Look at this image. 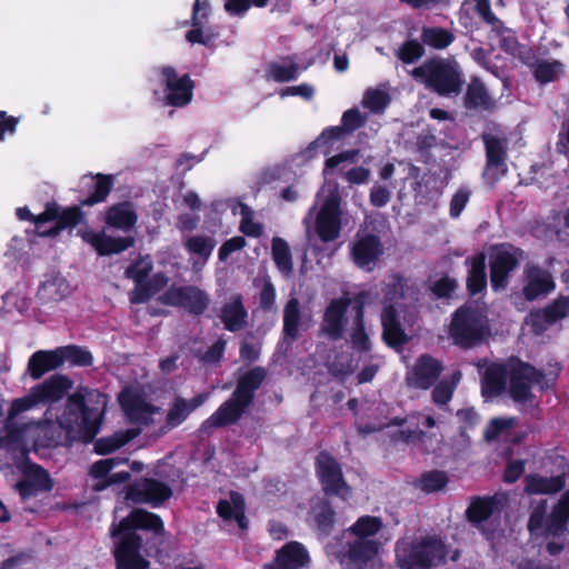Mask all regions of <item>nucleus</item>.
<instances>
[{
	"label": "nucleus",
	"mask_w": 569,
	"mask_h": 569,
	"mask_svg": "<svg viewBox=\"0 0 569 569\" xmlns=\"http://www.w3.org/2000/svg\"><path fill=\"white\" fill-rule=\"evenodd\" d=\"M70 388L71 381L68 378L53 376L42 385L33 387L27 396L16 399L8 412L4 435L0 437V452H11L16 461L23 460L27 452V441L36 440V433L42 428V423L31 421L19 425L16 418L40 402L59 400Z\"/></svg>",
	"instance_id": "obj_1"
},
{
	"label": "nucleus",
	"mask_w": 569,
	"mask_h": 569,
	"mask_svg": "<svg viewBox=\"0 0 569 569\" xmlns=\"http://www.w3.org/2000/svg\"><path fill=\"white\" fill-rule=\"evenodd\" d=\"M70 388L71 381L68 378L53 376L42 385L33 387L27 396L16 399L8 412L4 435L0 437V452H11L16 461L23 460L27 452V441L36 440V433L42 428V423L31 421L19 425L16 418L40 402L59 400Z\"/></svg>",
	"instance_id": "obj_2"
},
{
	"label": "nucleus",
	"mask_w": 569,
	"mask_h": 569,
	"mask_svg": "<svg viewBox=\"0 0 569 569\" xmlns=\"http://www.w3.org/2000/svg\"><path fill=\"white\" fill-rule=\"evenodd\" d=\"M136 529L163 533V522L159 516L144 509H134L119 525L113 526L111 535L116 546L114 557L118 569H147L149 562L140 555L141 537Z\"/></svg>",
	"instance_id": "obj_3"
},
{
	"label": "nucleus",
	"mask_w": 569,
	"mask_h": 569,
	"mask_svg": "<svg viewBox=\"0 0 569 569\" xmlns=\"http://www.w3.org/2000/svg\"><path fill=\"white\" fill-rule=\"evenodd\" d=\"M509 377V393L516 402L525 403L531 400V386L539 382L541 373L519 358H510L507 367L491 363L482 377V395L496 397L502 392Z\"/></svg>",
	"instance_id": "obj_4"
},
{
	"label": "nucleus",
	"mask_w": 569,
	"mask_h": 569,
	"mask_svg": "<svg viewBox=\"0 0 569 569\" xmlns=\"http://www.w3.org/2000/svg\"><path fill=\"white\" fill-rule=\"evenodd\" d=\"M106 407V396L97 390L76 393L69 397L58 422L68 433L83 432L86 439L91 440L100 429Z\"/></svg>",
	"instance_id": "obj_5"
},
{
	"label": "nucleus",
	"mask_w": 569,
	"mask_h": 569,
	"mask_svg": "<svg viewBox=\"0 0 569 569\" xmlns=\"http://www.w3.org/2000/svg\"><path fill=\"white\" fill-rule=\"evenodd\" d=\"M267 377L266 369L252 368L241 373L232 396L203 423L204 428H220L237 422L252 405L254 392Z\"/></svg>",
	"instance_id": "obj_6"
},
{
	"label": "nucleus",
	"mask_w": 569,
	"mask_h": 569,
	"mask_svg": "<svg viewBox=\"0 0 569 569\" xmlns=\"http://www.w3.org/2000/svg\"><path fill=\"white\" fill-rule=\"evenodd\" d=\"M411 76L421 81L429 90L440 97H457L461 93L465 78L456 61L430 58L411 71Z\"/></svg>",
	"instance_id": "obj_7"
},
{
	"label": "nucleus",
	"mask_w": 569,
	"mask_h": 569,
	"mask_svg": "<svg viewBox=\"0 0 569 569\" xmlns=\"http://www.w3.org/2000/svg\"><path fill=\"white\" fill-rule=\"evenodd\" d=\"M490 335L487 316L479 308L462 305L452 313L449 336L455 345L470 349L482 345Z\"/></svg>",
	"instance_id": "obj_8"
},
{
	"label": "nucleus",
	"mask_w": 569,
	"mask_h": 569,
	"mask_svg": "<svg viewBox=\"0 0 569 569\" xmlns=\"http://www.w3.org/2000/svg\"><path fill=\"white\" fill-rule=\"evenodd\" d=\"M360 296H365L363 307H367L371 302V295L366 290L356 292L353 296L346 291L340 297L329 301L323 311L320 323V332L325 337L331 341H339L343 338L348 321L347 312L350 309V316L353 320V308L356 306V300Z\"/></svg>",
	"instance_id": "obj_9"
},
{
	"label": "nucleus",
	"mask_w": 569,
	"mask_h": 569,
	"mask_svg": "<svg viewBox=\"0 0 569 569\" xmlns=\"http://www.w3.org/2000/svg\"><path fill=\"white\" fill-rule=\"evenodd\" d=\"M525 251L509 242L492 244L489 249L490 286L495 292L506 290L512 272L523 259Z\"/></svg>",
	"instance_id": "obj_10"
},
{
	"label": "nucleus",
	"mask_w": 569,
	"mask_h": 569,
	"mask_svg": "<svg viewBox=\"0 0 569 569\" xmlns=\"http://www.w3.org/2000/svg\"><path fill=\"white\" fill-rule=\"evenodd\" d=\"M443 557V545L436 539H423L397 549L398 561L407 569H428Z\"/></svg>",
	"instance_id": "obj_11"
},
{
	"label": "nucleus",
	"mask_w": 569,
	"mask_h": 569,
	"mask_svg": "<svg viewBox=\"0 0 569 569\" xmlns=\"http://www.w3.org/2000/svg\"><path fill=\"white\" fill-rule=\"evenodd\" d=\"M366 120L360 111L356 108L349 109L342 113L341 124L328 127L309 143L303 153L307 158H312L315 152L319 149L325 156L331 152V147L335 141L342 139L346 134L352 133L365 124Z\"/></svg>",
	"instance_id": "obj_12"
},
{
	"label": "nucleus",
	"mask_w": 569,
	"mask_h": 569,
	"mask_svg": "<svg viewBox=\"0 0 569 569\" xmlns=\"http://www.w3.org/2000/svg\"><path fill=\"white\" fill-rule=\"evenodd\" d=\"M82 207L79 203L62 208L56 201H48L44 210L38 214V221L46 223L54 221V224L48 230L40 231L39 234L54 238L64 230H71L81 223H86V212Z\"/></svg>",
	"instance_id": "obj_13"
},
{
	"label": "nucleus",
	"mask_w": 569,
	"mask_h": 569,
	"mask_svg": "<svg viewBox=\"0 0 569 569\" xmlns=\"http://www.w3.org/2000/svg\"><path fill=\"white\" fill-rule=\"evenodd\" d=\"M161 86L163 87L166 106L182 108L189 104L193 97L194 81L188 73L179 76L171 66L159 68Z\"/></svg>",
	"instance_id": "obj_14"
},
{
	"label": "nucleus",
	"mask_w": 569,
	"mask_h": 569,
	"mask_svg": "<svg viewBox=\"0 0 569 569\" xmlns=\"http://www.w3.org/2000/svg\"><path fill=\"white\" fill-rule=\"evenodd\" d=\"M316 469L322 490L326 495L338 496L346 500L351 495V488L346 482L341 466L328 452L322 451L316 458Z\"/></svg>",
	"instance_id": "obj_15"
},
{
	"label": "nucleus",
	"mask_w": 569,
	"mask_h": 569,
	"mask_svg": "<svg viewBox=\"0 0 569 569\" xmlns=\"http://www.w3.org/2000/svg\"><path fill=\"white\" fill-rule=\"evenodd\" d=\"M162 305L180 307L189 313L199 316L208 308L210 299L206 291L196 286H171L159 298Z\"/></svg>",
	"instance_id": "obj_16"
},
{
	"label": "nucleus",
	"mask_w": 569,
	"mask_h": 569,
	"mask_svg": "<svg viewBox=\"0 0 569 569\" xmlns=\"http://www.w3.org/2000/svg\"><path fill=\"white\" fill-rule=\"evenodd\" d=\"M568 317L569 296L560 295L543 308L531 310L526 322L536 336H541L553 325Z\"/></svg>",
	"instance_id": "obj_17"
},
{
	"label": "nucleus",
	"mask_w": 569,
	"mask_h": 569,
	"mask_svg": "<svg viewBox=\"0 0 569 569\" xmlns=\"http://www.w3.org/2000/svg\"><path fill=\"white\" fill-rule=\"evenodd\" d=\"M341 198L329 194L316 217V231L322 242L335 241L341 231Z\"/></svg>",
	"instance_id": "obj_18"
},
{
	"label": "nucleus",
	"mask_w": 569,
	"mask_h": 569,
	"mask_svg": "<svg viewBox=\"0 0 569 569\" xmlns=\"http://www.w3.org/2000/svg\"><path fill=\"white\" fill-rule=\"evenodd\" d=\"M172 496L171 488L153 478H140L127 487L126 499L157 507Z\"/></svg>",
	"instance_id": "obj_19"
},
{
	"label": "nucleus",
	"mask_w": 569,
	"mask_h": 569,
	"mask_svg": "<svg viewBox=\"0 0 569 569\" xmlns=\"http://www.w3.org/2000/svg\"><path fill=\"white\" fill-rule=\"evenodd\" d=\"M443 363L437 358H417L407 366L405 383L408 388L428 390L441 376Z\"/></svg>",
	"instance_id": "obj_20"
},
{
	"label": "nucleus",
	"mask_w": 569,
	"mask_h": 569,
	"mask_svg": "<svg viewBox=\"0 0 569 569\" xmlns=\"http://www.w3.org/2000/svg\"><path fill=\"white\" fill-rule=\"evenodd\" d=\"M482 141L486 150L483 174L495 183L508 171L506 163L508 158L507 141L490 133H483Z\"/></svg>",
	"instance_id": "obj_21"
},
{
	"label": "nucleus",
	"mask_w": 569,
	"mask_h": 569,
	"mask_svg": "<svg viewBox=\"0 0 569 569\" xmlns=\"http://www.w3.org/2000/svg\"><path fill=\"white\" fill-rule=\"evenodd\" d=\"M522 296L527 301L546 297L556 289L551 272L539 264L528 263L523 270Z\"/></svg>",
	"instance_id": "obj_22"
},
{
	"label": "nucleus",
	"mask_w": 569,
	"mask_h": 569,
	"mask_svg": "<svg viewBox=\"0 0 569 569\" xmlns=\"http://www.w3.org/2000/svg\"><path fill=\"white\" fill-rule=\"evenodd\" d=\"M382 253V242L379 236L373 233L357 234L350 246L351 259L361 269L371 270Z\"/></svg>",
	"instance_id": "obj_23"
},
{
	"label": "nucleus",
	"mask_w": 569,
	"mask_h": 569,
	"mask_svg": "<svg viewBox=\"0 0 569 569\" xmlns=\"http://www.w3.org/2000/svg\"><path fill=\"white\" fill-rule=\"evenodd\" d=\"M119 402L128 419L133 423L148 426L153 421L152 416L159 413V408L147 402L137 389L122 390L119 395Z\"/></svg>",
	"instance_id": "obj_24"
},
{
	"label": "nucleus",
	"mask_w": 569,
	"mask_h": 569,
	"mask_svg": "<svg viewBox=\"0 0 569 569\" xmlns=\"http://www.w3.org/2000/svg\"><path fill=\"white\" fill-rule=\"evenodd\" d=\"M78 234L101 257L121 253L134 244V238L131 236L111 237L92 230H79Z\"/></svg>",
	"instance_id": "obj_25"
},
{
	"label": "nucleus",
	"mask_w": 569,
	"mask_h": 569,
	"mask_svg": "<svg viewBox=\"0 0 569 569\" xmlns=\"http://www.w3.org/2000/svg\"><path fill=\"white\" fill-rule=\"evenodd\" d=\"M341 563L347 561L351 569H371L370 562L377 556L379 545L375 539L350 538Z\"/></svg>",
	"instance_id": "obj_26"
},
{
	"label": "nucleus",
	"mask_w": 569,
	"mask_h": 569,
	"mask_svg": "<svg viewBox=\"0 0 569 569\" xmlns=\"http://www.w3.org/2000/svg\"><path fill=\"white\" fill-rule=\"evenodd\" d=\"M381 326L385 343L396 351H400L409 341V337L401 326L398 310L393 305H388L382 308Z\"/></svg>",
	"instance_id": "obj_27"
},
{
	"label": "nucleus",
	"mask_w": 569,
	"mask_h": 569,
	"mask_svg": "<svg viewBox=\"0 0 569 569\" xmlns=\"http://www.w3.org/2000/svg\"><path fill=\"white\" fill-rule=\"evenodd\" d=\"M463 107L471 111L492 112L496 110L497 102L479 77H472L468 83L463 96Z\"/></svg>",
	"instance_id": "obj_28"
},
{
	"label": "nucleus",
	"mask_w": 569,
	"mask_h": 569,
	"mask_svg": "<svg viewBox=\"0 0 569 569\" xmlns=\"http://www.w3.org/2000/svg\"><path fill=\"white\" fill-rule=\"evenodd\" d=\"M309 562L305 547L296 541L286 543L276 553L274 560L267 565V569H300Z\"/></svg>",
	"instance_id": "obj_29"
},
{
	"label": "nucleus",
	"mask_w": 569,
	"mask_h": 569,
	"mask_svg": "<svg viewBox=\"0 0 569 569\" xmlns=\"http://www.w3.org/2000/svg\"><path fill=\"white\" fill-rule=\"evenodd\" d=\"M218 317L226 330L230 332L240 331L247 325L248 319L242 295H232L230 300L220 308Z\"/></svg>",
	"instance_id": "obj_30"
},
{
	"label": "nucleus",
	"mask_w": 569,
	"mask_h": 569,
	"mask_svg": "<svg viewBox=\"0 0 569 569\" xmlns=\"http://www.w3.org/2000/svg\"><path fill=\"white\" fill-rule=\"evenodd\" d=\"M138 221V214L132 202L122 201L107 208L104 222L107 226L128 232Z\"/></svg>",
	"instance_id": "obj_31"
},
{
	"label": "nucleus",
	"mask_w": 569,
	"mask_h": 569,
	"mask_svg": "<svg viewBox=\"0 0 569 569\" xmlns=\"http://www.w3.org/2000/svg\"><path fill=\"white\" fill-rule=\"evenodd\" d=\"M363 299L365 296H360L356 300V306L353 308L352 329L349 335L352 349L359 353H366L371 350V341L369 335L366 331V307H363Z\"/></svg>",
	"instance_id": "obj_32"
},
{
	"label": "nucleus",
	"mask_w": 569,
	"mask_h": 569,
	"mask_svg": "<svg viewBox=\"0 0 569 569\" xmlns=\"http://www.w3.org/2000/svg\"><path fill=\"white\" fill-rule=\"evenodd\" d=\"M466 263L469 264L466 283L467 291L470 296L475 297L483 292L487 288L486 254L478 252L467 258Z\"/></svg>",
	"instance_id": "obj_33"
},
{
	"label": "nucleus",
	"mask_w": 569,
	"mask_h": 569,
	"mask_svg": "<svg viewBox=\"0 0 569 569\" xmlns=\"http://www.w3.org/2000/svg\"><path fill=\"white\" fill-rule=\"evenodd\" d=\"M89 177L93 182L88 186V196L79 199L80 206L92 207L94 204L104 202L113 189L114 176L107 173H90Z\"/></svg>",
	"instance_id": "obj_34"
},
{
	"label": "nucleus",
	"mask_w": 569,
	"mask_h": 569,
	"mask_svg": "<svg viewBox=\"0 0 569 569\" xmlns=\"http://www.w3.org/2000/svg\"><path fill=\"white\" fill-rule=\"evenodd\" d=\"M208 393H200L193 397L190 401L183 398H176L172 407L169 409L166 418V423L169 428H173L183 422L187 417L196 410L198 407L203 405L208 399Z\"/></svg>",
	"instance_id": "obj_35"
},
{
	"label": "nucleus",
	"mask_w": 569,
	"mask_h": 569,
	"mask_svg": "<svg viewBox=\"0 0 569 569\" xmlns=\"http://www.w3.org/2000/svg\"><path fill=\"white\" fill-rule=\"evenodd\" d=\"M217 512L224 521L236 520L240 529H247L244 500L239 492L231 491L229 500H220L217 505Z\"/></svg>",
	"instance_id": "obj_36"
},
{
	"label": "nucleus",
	"mask_w": 569,
	"mask_h": 569,
	"mask_svg": "<svg viewBox=\"0 0 569 569\" xmlns=\"http://www.w3.org/2000/svg\"><path fill=\"white\" fill-rule=\"evenodd\" d=\"M27 441V447L29 442ZM10 455L12 462L22 470L27 480H29L36 488L41 491H50L53 487V483L48 475V472L36 463H31L28 461V451L26 452L24 459L21 461H16L13 455L11 452H7Z\"/></svg>",
	"instance_id": "obj_37"
},
{
	"label": "nucleus",
	"mask_w": 569,
	"mask_h": 569,
	"mask_svg": "<svg viewBox=\"0 0 569 569\" xmlns=\"http://www.w3.org/2000/svg\"><path fill=\"white\" fill-rule=\"evenodd\" d=\"M281 62L272 61L268 64L267 77L278 83L291 82L299 78L300 68L296 56H284Z\"/></svg>",
	"instance_id": "obj_38"
},
{
	"label": "nucleus",
	"mask_w": 569,
	"mask_h": 569,
	"mask_svg": "<svg viewBox=\"0 0 569 569\" xmlns=\"http://www.w3.org/2000/svg\"><path fill=\"white\" fill-rule=\"evenodd\" d=\"M526 492L530 495H552L565 487L566 482L562 476L542 477L539 475H529L525 479Z\"/></svg>",
	"instance_id": "obj_39"
},
{
	"label": "nucleus",
	"mask_w": 569,
	"mask_h": 569,
	"mask_svg": "<svg viewBox=\"0 0 569 569\" xmlns=\"http://www.w3.org/2000/svg\"><path fill=\"white\" fill-rule=\"evenodd\" d=\"M569 520V491H567L555 506L546 525L548 536H560L566 531Z\"/></svg>",
	"instance_id": "obj_40"
},
{
	"label": "nucleus",
	"mask_w": 569,
	"mask_h": 569,
	"mask_svg": "<svg viewBox=\"0 0 569 569\" xmlns=\"http://www.w3.org/2000/svg\"><path fill=\"white\" fill-rule=\"evenodd\" d=\"M301 320L300 303L297 298L288 300L283 308V338L293 342L299 335V325Z\"/></svg>",
	"instance_id": "obj_41"
},
{
	"label": "nucleus",
	"mask_w": 569,
	"mask_h": 569,
	"mask_svg": "<svg viewBox=\"0 0 569 569\" xmlns=\"http://www.w3.org/2000/svg\"><path fill=\"white\" fill-rule=\"evenodd\" d=\"M272 260L283 276H289L293 271L292 256L288 242L280 238L273 237L271 240Z\"/></svg>",
	"instance_id": "obj_42"
},
{
	"label": "nucleus",
	"mask_w": 569,
	"mask_h": 569,
	"mask_svg": "<svg viewBox=\"0 0 569 569\" xmlns=\"http://www.w3.org/2000/svg\"><path fill=\"white\" fill-rule=\"evenodd\" d=\"M420 39L425 46L436 50L447 49L456 39L453 32L442 27H423Z\"/></svg>",
	"instance_id": "obj_43"
},
{
	"label": "nucleus",
	"mask_w": 569,
	"mask_h": 569,
	"mask_svg": "<svg viewBox=\"0 0 569 569\" xmlns=\"http://www.w3.org/2000/svg\"><path fill=\"white\" fill-rule=\"evenodd\" d=\"M565 71V64L556 59L539 60L533 64V77L540 84L557 81Z\"/></svg>",
	"instance_id": "obj_44"
},
{
	"label": "nucleus",
	"mask_w": 569,
	"mask_h": 569,
	"mask_svg": "<svg viewBox=\"0 0 569 569\" xmlns=\"http://www.w3.org/2000/svg\"><path fill=\"white\" fill-rule=\"evenodd\" d=\"M461 380V371L455 370L450 378L440 380L437 385H433L431 392V399L435 405L442 407L446 406L452 398L456 387Z\"/></svg>",
	"instance_id": "obj_45"
},
{
	"label": "nucleus",
	"mask_w": 569,
	"mask_h": 569,
	"mask_svg": "<svg viewBox=\"0 0 569 569\" xmlns=\"http://www.w3.org/2000/svg\"><path fill=\"white\" fill-rule=\"evenodd\" d=\"M495 498L483 497L473 498L466 513L467 518L473 525H480L487 520L493 511Z\"/></svg>",
	"instance_id": "obj_46"
},
{
	"label": "nucleus",
	"mask_w": 569,
	"mask_h": 569,
	"mask_svg": "<svg viewBox=\"0 0 569 569\" xmlns=\"http://www.w3.org/2000/svg\"><path fill=\"white\" fill-rule=\"evenodd\" d=\"M382 522L378 517L363 516L348 530L351 538L373 539L380 531Z\"/></svg>",
	"instance_id": "obj_47"
},
{
	"label": "nucleus",
	"mask_w": 569,
	"mask_h": 569,
	"mask_svg": "<svg viewBox=\"0 0 569 569\" xmlns=\"http://www.w3.org/2000/svg\"><path fill=\"white\" fill-rule=\"evenodd\" d=\"M426 53L422 41L408 39L396 50L395 56L405 64H412L420 60Z\"/></svg>",
	"instance_id": "obj_48"
},
{
	"label": "nucleus",
	"mask_w": 569,
	"mask_h": 569,
	"mask_svg": "<svg viewBox=\"0 0 569 569\" xmlns=\"http://www.w3.org/2000/svg\"><path fill=\"white\" fill-rule=\"evenodd\" d=\"M153 270V262L150 256H139L133 262H131L124 270V276L133 282L147 280Z\"/></svg>",
	"instance_id": "obj_49"
},
{
	"label": "nucleus",
	"mask_w": 569,
	"mask_h": 569,
	"mask_svg": "<svg viewBox=\"0 0 569 569\" xmlns=\"http://www.w3.org/2000/svg\"><path fill=\"white\" fill-rule=\"evenodd\" d=\"M448 483L446 472L440 470H431L421 475L418 480V487L428 493L442 490Z\"/></svg>",
	"instance_id": "obj_50"
},
{
	"label": "nucleus",
	"mask_w": 569,
	"mask_h": 569,
	"mask_svg": "<svg viewBox=\"0 0 569 569\" xmlns=\"http://www.w3.org/2000/svg\"><path fill=\"white\" fill-rule=\"evenodd\" d=\"M216 247V240L206 236H192L184 242V248L193 254L208 259Z\"/></svg>",
	"instance_id": "obj_51"
},
{
	"label": "nucleus",
	"mask_w": 569,
	"mask_h": 569,
	"mask_svg": "<svg viewBox=\"0 0 569 569\" xmlns=\"http://www.w3.org/2000/svg\"><path fill=\"white\" fill-rule=\"evenodd\" d=\"M326 366L336 379L343 380L356 371L358 361L355 358H329Z\"/></svg>",
	"instance_id": "obj_52"
},
{
	"label": "nucleus",
	"mask_w": 569,
	"mask_h": 569,
	"mask_svg": "<svg viewBox=\"0 0 569 569\" xmlns=\"http://www.w3.org/2000/svg\"><path fill=\"white\" fill-rule=\"evenodd\" d=\"M132 437L122 432H114L109 437H102L94 442V450L99 455H109L124 446Z\"/></svg>",
	"instance_id": "obj_53"
},
{
	"label": "nucleus",
	"mask_w": 569,
	"mask_h": 569,
	"mask_svg": "<svg viewBox=\"0 0 569 569\" xmlns=\"http://www.w3.org/2000/svg\"><path fill=\"white\" fill-rule=\"evenodd\" d=\"M390 103L387 92L379 89H368L363 96L362 104L373 113H381Z\"/></svg>",
	"instance_id": "obj_54"
},
{
	"label": "nucleus",
	"mask_w": 569,
	"mask_h": 569,
	"mask_svg": "<svg viewBox=\"0 0 569 569\" xmlns=\"http://www.w3.org/2000/svg\"><path fill=\"white\" fill-rule=\"evenodd\" d=\"M64 358H30L28 370L34 379H39L46 372L53 370L63 363Z\"/></svg>",
	"instance_id": "obj_55"
},
{
	"label": "nucleus",
	"mask_w": 569,
	"mask_h": 569,
	"mask_svg": "<svg viewBox=\"0 0 569 569\" xmlns=\"http://www.w3.org/2000/svg\"><path fill=\"white\" fill-rule=\"evenodd\" d=\"M269 0H226L224 10L231 17H242L251 7L264 8Z\"/></svg>",
	"instance_id": "obj_56"
},
{
	"label": "nucleus",
	"mask_w": 569,
	"mask_h": 569,
	"mask_svg": "<svg viewBox=\"0 0 569 569\" xmlns=\"http://www.w3.org/2000/svg\"><path fill=\"white\" fill-rule=\"evenodd\" d=\"M241 222H240V231L248 237L259 238L263 233V227L261 223L256 222L252 217V210L246 206H241Z\"/></svg>",
	"instance_id": "obj_57"
},
{
	"label": "nucleus",
	"mask_w": 569,
	"mask_h": 569,
	"mask_svg": "<svg viewBox=\"0 0 569 569\" xmlns=\"http://www.w3.org/2000/svg\"><path fill=\"white\" fill-rule=\"evenodd\" d=\"M456 289H457L456 279H453L447 274L441 277L440 279L436 280L430 287L432 295L435 297H437L438 299L450 298L452 296V293L456 291Z\"/></svg>",
	"instance_id": "obj_58"
},
{
	"label": "nucleus",
	"mask_w": 569,
	"mask_h": 569,
	"mask_svg": "<svg viewBox=\"0 0 569 569\" xmlns=\"http://www.w3.org/2000/svg\"><path fill=\"white\" fill-rule=\"evenodd\" d=\"M154 291L152 290L148 279L142 281L134 282V288L129 293V301L132 305H141L148 302L153 296Z\"/></svg>",
	"instance_id": "obj_59"
},
{
	"label": "nucleus",
	"mask_w": 569,
	"mask_h": 569,
	"mask_svg": "<svg viewBox=\"0 0 569 569\" xmlns=\"http://www.w3.org/2000/svg\"><path fill=\"white\" fill-rule=\"evenodd\" d=\"M31 356H91V352L84 347L68 345L57 347L52 350H38L34 351Z\"/></svg>",
	"instance_id": "obj_60"
},
{
	"label": "nucleus",
	"mask_w": 569,
	"mask_h": 569,
	"mask_svg": "<svg viewBox=\"0 0 569 569\" xmlns=\"http://www.w3.org/2000/svg\"><path fill=\"white\" fill-rule=\"evenodd\" d=\"M471 192L467 188H459L450 200L449 213L450 217L457 219L460 217L465 207L470 199Z\"/></svg>",
	"instance_id": "obj_61"
},
{
	"label": "nucleus",
	"mask_w": 569,
	"mask_h": 569,
	"mask_svg": "<svg viewBox=\"0 0 569 569\" xmlns=\"http://www.w3.org/2000/svg\"><path fill=\"white\" fill-rule=\"evenodd\" d=\"M276 305V289L270 281H266L259 293V306L264 312L273 310Z\"/></svg>",
	"instance_id": "obj_62"
},
{
	"label": "nucleus",
	"mask_w": 569,
	"mask_h": 569,
	"mask_svg": "<svg viewBox=\"0 0 569 569\" xmlns=\"http://www.w3.org/2000/svg\"><path fill=\"white\" fill-rule=\"evenodd\" d=\"M246 246V239L241 236L232 237L226 240L218 250L219 260L224 261L234 251L241 250Z\"/></svg>",
	"instance_id": "obj_63"
},
{
	"label": "nucleus",
	"mask_w": 569,
	"mask_h": 569,
	"mask_svg": "<svg viewBox=\"0 0 569 569\" xmlns=\"http://www.w3.org/2000/svg\"><path fill=\"white\" fill-rule=\"evenodd\" d=\"M517 425L516 418H495L491 420L489 429L486 431L488 440L495 439L501 431L510 429Z\"/></svg>",
	"instance_id": "obj_64"
}]
</instances>
